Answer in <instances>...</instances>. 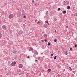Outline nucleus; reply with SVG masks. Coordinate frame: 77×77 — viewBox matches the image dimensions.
Listing matches in <instances>:
<instances>
[{
	"instance_id": "32",
	"label": "nucleus",
	"mask_w": 77,
	"mask_h": 77,
	"mask_svg": "<svg viewBox=\"0 0 77 77\" xmlns=\"http://www.w3.org/2000/svg\"><path fill=\"white\" fill-rule=\"evenodd\" d=\"M34 0H32V3H34Z\"/></svg>"
},
{
	"instance_id": "7",
	"label": "nucleus",
	"mask_w": 77,
	"mask_h": 77,
	"mask_svg": "<svg viewBox=\"0 0 77 77\" xmlns=\"http://www.w3.org/2000/svg\"><path fill=\"white\" fill-rule=\"evenodd\" d=\"M51 71V69H48V73H49V72H50Z\"/></svg>"
},
{
	"instance_id": "36",
	"label": "nucleus",
	"mask_w": 77,
	"mask_h": 77,
	"mask_svg": "<svg viewBox=\"0 0 77 77\" xmlns=\"http://www.w3.org/2000/svg\"><path fill=\"white\" fill-rule=\"evenodd\" d=\"M56 30H55V33H56Z\"/></svg>"
},
{
	"instance_id": "15",
	"label": "nucleus",
	"mask_w": 77,
	"mask_h": 77,
	"mask_svg": "<svg viewBox=\"0 0 77 77\" xmlns=\"http://www.w3.org/2000/svg\"><path fill=\"white\" fill-rule=\"evenodd\" d=\"M46 15H47L48 14V11H46V13L45 14Z\"/></svg>"
},
{
	"instance_id": "39",
	"label": "nucleus",
	"mask_w": 77,
	"mask_h": 77,
	"mask_svg": "<svg viewBox=\"0 0 77 77\" xmlns=\"http://www.w3.org/2000/svg\"><path fill=\"white\" fill-rule=\"evenodd\" d=\"M16 52H17V51H14V53H16Z\"/></svg>"
},
{
	"instance_id": "45",
	"label": "nucleus",
	"mask_w": 77,
	"mask_h": 77,
	"mask_svg": "<svg viewBox=\"0 0 77 77\" xmlns=\"http://www.w3.org/2000/svg\"><path fill=\"white\" fill-rule=\"evenodd\" d=\"M67 65L68 66V64H67Z\"/></svg>"
},
{
	"instance_id": "20",
	"label": "nucleus",
	"mask_w": 77,
	"mask_h": 77,
	"mask_svg": "<svg viewBox=\"0 0 77 77\" xmlns=\"http://www.w3.org/2000/svg\"><path fill=\"white\" fill-rule=\"evenodd\" d=\"M45 23H48V20H47L45 21Z\"/></svg>"
},
{
	"instance_id": "44",
	"label": "nucleus",
	"mask_w": 77,
	"mask_h": 77,
	"mask_svg": "<svg viewBox=\"0 0 77 77\" xmlns=\"http://www.w3.org/2000/svg\"><path fill=\"white\" fill-rule=\"evenodd\" d=\"M76 16H77V14H76Z\"/></svg>"
},
{
	"instance_id": "34",
	"label": "nucleus",
	"mask_w": 77,
	"mask_h": 77,
	"mask_svg": "<svg viewBox=\"0 0 77 77\" xmlns=\"http://www.w3.org/2000/svg\"><path fill=\"white\" fill-rule=\"evenodd\" d=\"M51 56H53V54H51Z\"/></svg>"
},
{
	"instance_id": "2",
	"label": "nucleus",
	"mask_w": 77,
	"mask_h": 77,
	"mask_svg": "<svg viewBox=\"0 0 77 77\" xmlns=\"http://www.w3.org/2000/svg\"><path fill=\"white\" fill-rule=\"evenodd\" d=\"M16 64V62H15V61H14L12 63L11 66H14Z\"/></svg>"
},
{
	"instance_id": "28",
	"label": "nucleus",
	"mask_w": 77,
	"mask_h": 77,
	"mask_svg": "<svg viewBox=\"0 0 77 77\" xmlns=\"http://www.w3.org/2000/svg\"><path fill=\"white\" fill-rule=\"evenodd\" d=\"M44 41L45 42H47V39H45Z\"/></svg>"
},
{
	"instance_id": "9",
	"label": "nucleus",
	"mask_w": 77,
	"mask_h": 77,
	"mask_svg": "<svg viewBox=\"0 0 77 77\" xmlns=\"http://www.w3.org/2000/svg\"><path fill=\"white\" fill-rule=\"evenodd\" d=\"M67 1H66V3L64 4L65 6H66V5H68V3H67Z\"/></svg>"
},
{
	"instance_id": "19",
	"label": "nucleus",
	"mask_w": 77,
	"mask_h": 77,
	"mask_svg": "<svg viewBox=\"0 0 77 77\" xmlns=\"http://www.w3.org/2000/svg\"><path fill=\"white\" fill-rule=\"evenodd\" d=\"M63 14H66V11H63Z\"/></svg>"
},
{
	"instance_id": "5",
	"label": "nucleus",
	"mask_w": 77,
	"mask_h": 77,
	"mask_svg": "<svg viewBox=\"0 0 77 77\" xmlns=\"http://www.w3.org/2000/svg\"><path fill=\"white\" fill-rule=\"evenodd\" d=\"M43 26L45 28H47V24L45 23L44 24Z\"/></svg>"
},
{
	"instance_id": "8",
	"label": "nucleus",
	"mask_w": 77,
	"mask_h": 77,
	"mask_svg": "<svg viewBox=\"0 0 77 77\" xmlns=\"http://www.w3.org/2000/svg\"><path fill=\"white\" fill-rule=\"evenodd\" d=\"M69 70L70 71H72V69L71 68V67H69Z\"/></svg>"
},
{
	"instance_id": "31",
	"label": "nucleus",
	"mask_w": 77,
	"mask_h": 77,
	"mask_svg": "<svg viewBox=\"0 0 77 77\" xmlns=\"http://www.w3.org/2000/svg\"><path fill=\"white\" fill-rule=\"evenodd\" d=\"M66 28H68V26H67L66 27Z\"/></svg>"
},
{
	"instance_id": "11",
	"label": "nucleus",
	"mask_w": 77,
	"mask_h": 77,
	"mask_svg": "<svg viewBox=\"0 0 77 77\" xmlns=\"http://www.w3.org/2000/svg\"><path fill=\"white\" fill-rule=\"evenodd\" d=\"M34 54H36L37 55H38V52L36 51V52L34 53Z\"/></svg>"
},
{
	"instance_id": "35",
	"label": "nucleus",
	"mask_w": 77,
	"mask_h": 77,
	"mask_svg": "<svg viewBox=\"0 0 77 77\" xmlns=\"http://www.w3.org/2000/svg\"><path fill=\"white\" fill-rule=\"evenodd\" d=\"M22 15H24V14L23 13H22Z\"/></svg>"
},
{
	"instance_id": "22",
	"label": "nucleus",
	"mask_w": 77,
	"mask_h": 77,
	"mask_svg": "<svg viewBox=\"0 0 77 77\" xmlns=\"http://www.w3.org/2000/svg\"><path fill=\"white\" fill-rule=\"evenodd\" d=\"M70 50H71V51H72V48H70Z\"/></svg>"
},
{
	"instance_id": "38",
	"label": "nucleus",
	"mask_w": 77,
	"mask_h": 77,
	"mask_svg": "<svg viewBox=\"0 0 77 77\" xmlns=\"http://www.w3.org/2000/svg\"><path fill=\"white\" fill-rule=\"evenodd\" d=\"M0 77H2V75H0Z\"/></svg>"
},
{
	"instance_id": "17",
	"label": "nucleus",
	"mask_w": 77,
	"mask_h": 77,
	"mask_svg": "<svg viewBox=\"0 0 77 77\" xmlns=\"http://www.w3.org/2000/svg\"><path fill=\"white\" fill-rule=\"evenodd\" d=\"M65 55H67V54H68V52H67V51H66V53H65Z\"/></svg>"
},
{
	"instance_id": "1",
	"label": "nucleus",
	"mask_w": 77,
	"mask_h": 77,
	"mask_svg": "<svg viewBox=\"0 0 77 77\" xmlns=\"http://www.w3.org/2000/svg\"><path fill=\"white\" fill-rule=\"evenodd\" d=\"M14 17V14H9V16H8V18H10V19H11L12 18Z\"/></svg>"
},
{
	"instance_id": "18",
	"label": "nucleus",
	"mask_w": 77,
	"mask_h": 77,
	"mask_svg": "<svg viewBox=\"0 0 77 77\" xmlns=\"http://www.w3.org/2000/svg\"><path fill=\"white\" fill-rule=\"evenodd\" d=\"M57 57V56H55L54 57V59L55 60V59H56V58Z\"/></svg>"
},
{
	"instance_id": "3",
	"label": "nucleus",
	"mask_w": 77,
	"mask_h": 77,
	"mask_svg": "<svg viewBox=\"0 0 77 77\" xmlns=\"http://www.w3.org/2000/svg\"><path fill=\"white\" fill-rule=\"evenodd\" d=\"M23 64H20L19 65V68H23Z\"/></svg>"
},
{
	"instance_id": "14",
	"label": "nucleus",
	"mask_w": 77,
	"mask_h": 77,
	"mask_svg": "<svg viewBox=\"0 0 77 77\" xmlns=\"http://www.w3.org/2000/svg\"><path fill=\"white\" fill-rule=\"evenodd\" d=\"M3 37V35L1 33H0V38H2Z\"/></svg>"
},
{
	"instance_id": "24",
	"label": "nucleus",
	"mask_w": 77,
	"mask_h": 77,
	"mask_svg": "<svg viewBox=\"0 0 77 77\" xmlns=\"http://www.w3.org/2000/svg\"><path fill=\"white\" fill-rule=\"evenodd\" d=\"M58 11H60V8H58Z\"/></svg>"
},
{
	"instance_id": "26",
	"label": "nucleus",
	"mask_w": 77,
	"mask_h": 77,
	"mask_svg": "<svg viewBox=\"0 0 77 77\" xmlns=\"http://www.w3.org/2000/svg\"><path fill=\"white\" fill-rule=\"evenodd\" d=\"M75 47H77V45L76 44H75L74 45Z\"/></svg>"
},
{
	"instance_id": "43",
	"label": "nucleus",
	"mask_w": 77,
	"mask_h": 77,
	"mask_svg": "<svg viewBox=\"0 0 77 77\" xmlns=\"http://www.w3.org/2000/svg\"><path fill=\"white\" fill-rule=\"evenodd\" d=\"M35 60L36 61H37V60Z\"/></svg>"
},
{
	"instance_id": "6",
	"label": "nucleus",
	"mask_w": 77,
	"mask_h": 77,
	"mask_svg": "<svg viewBox=\"0 0 77 77\" xmlns=\"http://www.w3.org/2000/svg\"><path fill=\"white\" fill-rule=\"evenodd\" d=\"M19 32L20 35H22V34H23V31L22 30L20 31H19Z\"/></svg>"
},
{
	"instance_id": "41",
	"label": "nucleus",
	"mask_w": 77,
	"mask_h": 77,
	"mask_svg": "<svg viewBox=\"0 0 77 77\" xmlns=\"http://www.w3.org/2000/svg\"><path fill=\"white\" fill-rule=\"evenodd\" d=\"M67 3H69V1H68V2H67Z\"/></svg>"
},
{
	"instance_id": "4",
	"label": "nucleus",
	"mask_w": 77,
	"mask_h": 77,
	"mask_svg": "<svg viewBox=\"0 0 77 77\" xmlns=\"http://www.w3.org/2000/svg\"><path fill=\"white\" fill-rule=\"evenodd\" d=\"M2 28L3 29H7V28H6V26H5V25H3L2 26Z\"/></svg>"
},
{
	"instance_id": "37",
	"label": "nucleus",
	"mask_w": 77,
	"mask_h": 77,
	"mask_svg": "<svg viewBox=\"0 0 77 77\" xmlns=\"http://www.w3.org/2000/svg\"><path fill=\"white\" fill-rule=\"evenodd\" d=\"M19 75H21V73H20L19 74Z\"/></svg>"
},
{
	"instance_id": "42",
	"label": "nucleus",
	"mask_w": 77,
	"mask_h": 77,
	"mask_svg": "<svg viewBox=\"0 0 77 77\" xmlns=\"http://www.w3.org/2000/svg\"><path fill=\"white\" fill-rule=\"evenodd\" d=\"M31 33H32V32H30Z\"/></svg>"
},
{
	"instance_id": "25",
	"label": "nucleus",
	"mask_w": 77,
	"mask_h": 77,
	"mask_svg": "<svg viewBox=\"0 0 77 77\" xmlns=\"http://www.w3.org/2000/svg\"><path fill=\"white\" fill-rule=\"evenodd\" d=\"M12 60H15V57H13L12 58Z\"/></svg>"
},
{
	"instance_id": "13",
	"label": "nucleus",
	"mask_w": 77,
	"mask_h": 77,
	"mask_svg": "<svg viewBox=\"0 0 77 77\" xmlns=\"http://www.w3.org/2000/svg\"><path fill=\"white\" fill-rule=\"evenodd\" d=\"M68 8H67V9H70V6L68 5Z\"/></svg>"
},
{
	"instance_id": "40",
	"label": "nucleus",
	"mask_w": 77,
	"mask_h": 77,
	"mask_svg": "<svg viewBox=\"0 0 77 77\" xmlns=\"http://www.w3.org/2000/svg\"><path fill=\"white\" fill-rule=\"evenodd\" d=\"M39 24V22H38L37 23V24Z\"/></svg>"
},
{
	"instance_id": "29",
	"label": "nucleus",
	"mask_w": 77,
	"mask_h": 77,
	"mask_svg": "<svg viewBox=\"0 0 77 77\" xmlns=\"http://www.w3.org/2000/svg\"><path fill=\"white\" fill-rule=\"evenodd\" d=\"M26 17L25 16H23V18H26Z\"/></svg>"
},
{
	"instance_id": "33",
	"label": "nucleus",
	"mask_w": 77,
	"mask_h": 77,
	"mask_svg": "<svg viewBox=\"0 0 77 77\" xmlns=\"http://www.w3.org/2000/svg\"><path fill=\"white\" fill-rule=\"evenodd\" d=\"M29 57H30L29 56L27 57V58H28V59H29Z\"/></svg>"
},
{
	"instance_id": "16",
	"label": "nucleus",
	"mask_w": 77,
	"mask_h": 77,
	"mask_svg": "<svg viewBox=\"0 0 77 77\" xmlns=\"http://www.w3.org/2000/svg\"><path fill=\"white\" fill-rule=\"evenodd\" d=\"M48 46H49V45H51V44H50V43L48 42Z\"/></svg>"
},
{
	"instance_id": "30",
	"label": "nucleus",
	"mask_w": 77,
	"mask_h": 77,
	"mask_svg": "<svg viewBox=\"0 0 77 77\" xmlns=\"http://www.w3.org/2000/svg\"><path fill=\"white\" fill-rule=\"evenodd\" d=\"M37 21H38V20L36 19V20H35V22H36Z\"/></svg>"
},
{
	"instance_id": "10",
	"label": "nucleus",
	"mask_w": 77,
	"mask_h": 77,
	"mask_svg": "<svg viewBox=\"0 0 77 77\" xmlns=\"http://www.w3.org/2000/svg\"><path fill=\"white\" fill-rule=\"evenodd\" d=\"M29 50L30 51H32V50H33V48H31Z\"/></svg>"
},
{
	"instance_id": "21",
	"label": "nucleus",
	"mask_w": 77,
	"mask_h": 77,
	"mask_svg": "<svg viewBox=\"0 0 77 77\" xmlns=\"http://www.w3.org/2000/svg\"><path fill=\"white\" fill-rule=\"evenodd\" d=\"M54 42H57V39H55L54 40Z\"/></svg>"
},
{
	"instance_id": "27",
	"label": "nucleus",
	"mask_w": 77,
	"mask_h": 77,
	"mask_svg": "<svg viewBox=\"0 0 77 77\" xmlns=\"http://www.w3.org/2000/svg\"><path fill=\"white\" fill-rule=\"evenodd\" d=\"M24 12V10H22V12Z\"/></svg>"
},
{
	"instance_id": "12",
	"label": "nucleus",
	"mask_w": 77,
	"mask_h": 77,
	"mask_svg": "<svg viewBox=\"0 0 77 77\" xmlns=\"http://www.w3.org/2000/svg\"><path fill=\"white\" fill-rule=\"evenodd\" d=\"M44 37L45 38H46V37H47V34H45Z\"/></svg>"
},
{
	"instance_id": "23",
	"label": "nucleus",
	"mask_w": 77,
	"mask_h": 77,
	"mask_svg": "<svg viewBox=\"0 0 77 77\" xmlns=\"http://www.w3.org/2000/svg\"><path fill=\"white\" fill-rule=\"evenodd\" d=\"M66 1H64V2L63 3H64V5H65V3H66Z\"/></svg>"
}]
</instances>
